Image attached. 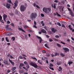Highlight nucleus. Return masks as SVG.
<instances>
[{"label":"nucleus","mask_w":74,"mask_h":74,"mask_svg":"<svg viewBox=\"0 0 74 74\" xmlns=\"http://www.w3.org/2000/svg\"><path fill=\"white\" fill-rule=\"evenodd\" d=\"M60 55H61V56H62V57H64V56H65V54H63L62 53H61L60 54Z\"/></svg>","instance_id":"nucleus-23"},{"label":"nucleus","mask_w":74,"mask_h":74,"mask_svg":"<svg viewBox=\"0 0 74 74\" xmlns=\"http://www.w3.org/2000/svg\"><path fill=\"white\" fill-rule=\"evenodd\" d=\"M10 58H11V59H13V58H14V57H12V55H10Z\"/></svg>","instance_id":"nucleus-50"},{"label":"nucleus","mask_w":74,"mask_h":74,"mask_svg":"<svg viewBox=\"0 0 74 74\" xmlns=\"http://www.w3.org/2000/svg\"><path fill=\"white\" fill-rule=\"evenodd\" d=\"M7 23H8V24H10V21H8L7 22Z\"/></svg>","instance_id":"nucleus-59"},{"label":"nucleus","mask_w":74,"mask_h":74,"mask_svg":"<svg viewBox=\"0 0 74 74\" xmlns=\"http://www.w3.org/2000/svg\"><path fill=\"white\" fill-rule=\"evenodd\" d=\"M62 27H64V28H65V26H64V25L63 24H62Z\"/></svg>","instance_id":"nucleus-41"},{"label":"nucleus","mask_w":74,"mask_h":74,"mask_svg":"<svg viewBox=\"0 0 74 74\" xmlns=\"http://www.w3.org/2000/svg\"><path fill=\"white\" fill-rule=\"evenodd\" d=\"M69 29H70V30H73V28L71 27V25H69L68 26Z\"/></svg>","instance_id":"nucleus-21"},{"label":"nucleus","mask_w":74,"mask_h":74,"mask_svg":"<svg viewBox=\"0 0 74 74\" xmlns=\"http://www.w3.org/2000/svg\"><path fill=\"white\" fill-rule=\"evenodd\" d=\"M57 46H58V47H61V45H60V44L57 43Z\"/></svg>","instance_id":"nucleus-36"},{"label":"nucleus","mask_w":74,"mask_h":74,"mask_svg":"<svg viewBox=\"0 0 74 74\" xmlns=\"http://www.w3.org/2000/svg\"><path fill=\"white\" fill-rule=\"evenodd\" d=\"M48 10H49V11H51L50 8H44L43 9V12H45L46 13V14L47 13V11Z\"/></svg>","instance_id":"nucleus-2"},{"label":"nucleus","mask_w":74,"mask_h":74,"mask_svg":"<svg viewBox=\"0 0 74 74\" xmlns=\"http://www.w3.org/2000/svg\"><path fill=\"white\" fill-rule=\"evenodd\" d=\"M57 64L59 66V65H60V64H61V63L59 62H57Z\"/></svg>","instance_id":"nucleus-34"},{"label":"nucleus","mask_w":74,"mask_h":74,"mask_svg":"<svg viewBox=\"0 0 74 74\" xmlns=\"http://www.w3.org/2000/svg\"><path fill=\"white\" fill-rule=\"evenodd\" d=\"M12 39H13V41H15V38L14 37H12Z\"/></svg>","instance_id":"nucleus-48"},{"label":"nucleus","mask_w":74,"mask_h":74,"mask_svg":"<svg viewBox=\"0 0 74 74\" xmlns=\"http://www.w3.org/2000/svg\"><path fill=\"white\" fill-rule=\"evenodd\" d=\"M32 59H34V60H35V61H37V59L36 58H32Z\"/></svg>","instance_id":"nucleus-35"},{"label":"nucleus","mask_w":74,"mask_h":74,"mask_svg":"<svg viewBox=\"0 0 74 74\" xmlns=\"http://www.w3.org/2000/svg\"><path fill=\"white\" fill-rule=\"evenodd\" d=\"M36 25H34L33 26V27H34L35 28H37V27H36Z\"/></svg>","instance_id":"nucleus-43"},{"label":"nucleus","mask_w":74,"mask_h":74,"mask_svg":"<svg viewBox=\"0 0 74 74\" xmlns=\"http://www.w3.org/2000/svg\"><path fill=\"white\" fill-rule=\"evenodd\" d=\"M3 63H4V64H5V65H8V61L6 60H5L3 61Z\"/></svg>","instance_id":"nucleus-11"},{"label":"nucleus","mask_w":74,"mask_h":74,"mask_svg":"<svg viewBox=\"0 0 74 74\" xmlns=\"http://www.w3.org/2000/svg\"><path fill=\"white\" fill-rule=\"evenodd\" d=\"M37 16V15L36 13H32L31 15V17L32 19H35Z\"/></svg>","instance_id":"nucleus-1"},{"label":"nucleus","mask_w":74,"mask_h":74,"mask_svg":"<svg viewBox=\"0 0 74 74\" xmlns=\"http://www.w3.org/2000/svg\"><path fill=\"white\" fill-rule=\"evenodd\" d=\"M1 19H2V17L1 16H0V21H1V22H2L4 23V22H3V20Z\"/></svg>","instance_id":"nucleus-19"},{"label":"nucleus","mask_w":74,"mask_h":74,"mask_svg":"<svg viewBox=\"0 0 74 74\" xmlns=\"http://www.w3.org/2000/svg\"><path fill=\"white\" fill-rule=\"evenodd\" d=\"M9 61L13 65V66H14V65H15V63H14V62H12V61L11 60L9 59Z\"/></svg>","instance_id":"nucleus-12"},{"label":"nucleus","mask_w":74,"mask_h":74,"mask_svg":"<svg viewBox=\"0 0 74 74\" xmlns=\"http://www.w3.org/2000/svg\"><path fill=\"white\" fill-rule=\"evenodd\" d=\"M24 27L25 29H26V28H27V27H29V26L27 25H25V26Z\"/></svg>","instance_id":"nucleus-45"},{"label":"nucleus","mask_w":74,"mask_h":74,"mask_svg":"<svg viewBox=\"0 0 74 74\" xmlns=\"http://www.w3.org/2000/svg\"><path fill=\"white\" fill-rule=\"evenodd\" d=\"M52 31L53 33H55L57 31L56 29H55L54 28H53L51 30Z\"/></svg>","instance_id":"nucleus-17"},{"label":"nucleus","mask_w":74,"mask_h":74,"mask_svg":"<svg viewBox=\"0 0 74 74\" xmlns=\"http://www.w3.org/2000/svg\"><path fill=\"white\" fill-rule=\"evenodd\" d=\"M67 9L69 11H70V14L72 16H74V14L72 12V11L69 8H68Z\"/></svg>","instance_id":"nucleus-6"},{"label":"nucleus","mask_w":74,"mask_h":74,"mask_svg":"<svg viewBox=\"0 0 74 74\" xmlns=\"http://www.w3.org/2000/svg\"><path fill=\"white\" fill-rule=\"evenodd\" d=\"M24 64H26V65H27V64H28V62H27L26 61H25L24 62Z\"/></svg>","instance_id":"nucleus-27"},{"label":"nucleus","mask_w":74,"mask_h":74,"mask_svg":"<svg viewBox=\"0 0 74 74\" xmlns=\"http://www.w3.org/2000/svg\"><path fill=\"white\" fill-rule=\"evenodd\" d=\"M18 1L17 0H16L15 2L14 3V6L13 7V8L14 9H15L16 8V7L18 6Z\"/></svg>","instance_id":"nucleus-5"},{"label":"nucleus","mask_w":74,"mask_h":74,"mask_svg":"<svg viewBox=\"0 0 74 74\" xmlns=\"http://www.w3.org/2000/svg\"><path fill=\"white\" fill-rule=\"evenodd\" d=\"M20 66H21L22 67H23V66H24V64L23 63H21L20 64Z\"/></svg>","instance_id":"nucleus-31"},{"label":"nucleus","mask_w":74,"mask_h":74,"mask_svg":"<svg viewBox=\"0 0 74 74\" xmlns=\"http://www.w3.org/2000/svg\"><path fill=\"white\" fill-rule=\"evenodd\" d=\"M19 58L20 59H22L23 58H22V56H20L19 57Z\"/></svg>","instance_id":"nucleus-40"},{"label":"nucleus","mask_w":74,"mask_h":74,"mask_svg":"<svg viewBox=\"0 0 74 74\" xmlns=\"http://www.w3.org/2000/svg\"><path fill=\"white\" fill-rule=\"evenodd\" d=\"M18 29L19 30H20V31L21 30V31H22V32H24V33L26 32H25V30H23V29H22V28H20L19 27H18Z\"/></svg>","instance_id":"nucleus-16"},{"label":"nucleus","mask_w":74,"mask_h":74,"mask_svg":"<svg viewBox=\"0 0 74 74\" xmlns=\"http://www.w3.org/2000/svg\"><path fill=\"white\" fill-rule=\"evenodd\" d=\"M12 32H7L6 34L7 35V36H11V35H12Z\"/></svg>","instance_id":"nucleus-15"},{"label":"nucleus","mask_w":74,"mask_h":74,"mask_svg":"<svg viewBox=\"0 0 74 74\" xmlns=\"http://www.w3.org/2000/svg\"><path fill=\"white\" fill-rule=\"evenodd\" d=\"M6 29L7 30H11V31H12V29H11V28H7Z\"/></svg>","instance_id":"nucleus-22"},{"label":"nucleus","mask_w":74,"mask_h":74,"mask_svg":"<svg viewBox=\"0 0 74 74\" xmlns=\"http://www.w3.org/2000/svg\"><path fill=\"white\" fill-rule=\"evenodd\" d=\"M27 69H29V68L30 67V66H29V65H27Z\"/></svg>","instance_id":"nucleus-60"},{"label":"nucleus","mask_w":74,"mask_h":74,"mask_svg":"<svg viewBox=\"0 0 74 74\" xmlns=\"http://www.w3.org/2000/svg\"><path fill=\"white\" fill-rule=\"evenodd\" d=\"M25 39H27V35H25Z\"/></svg>","instance_id":"nucleus-42"},{"label":"nucleus","mask_w":74,"mask_h":74,"mask_svg":"<svg viewBox=\"0 0 74 74\" xmlns=\"http://www.w3.org/2000/svg\"><path fill=\"white\" fill-rule=\"evenodd\" d=\"M71 24L72 25L73 27H74V24L73 23H71Z\"/></svg>","instance_id":"nucleus-57"},{"label":"nucleus","mask_w":74,"mask_h":74,"mask_svg":"<svg viewBox=\"0 0 74 74\" xmlns=\"http://www.w3.org/2000/svg\"><path fill=\"white\" fill-rule=\"evenodd\" d=\"M49 68L50 69H51V70H53H53H54V69H53V68L50 67Z\"/></svg>","instance_id":"nucleus-39"},{"label":"nucleus","mask_w":74,"mask_h":74,"mask_svg":"<svg viewBox=\"0 0 74 74\" xmlns=\"http://www.w3.org/2000/svg\"><path fill=\"white\" fill-rule=\"evenodd\" d=\"M3 20L4 21H5V19L7 17V15L6 14H4L3 16Z\"/></svg>","instance_id":"nucleus-13"},{"label":"nucleus","mask_w":74,"mask_h":74,"mask_svg":"<svg viewBox=\"0 0 74 74\" xmlns=\"http://www.w3.org/2000/svg\"><path fill=\"white\" fill-rule=\"evenodd\" d=\"M58 55H59V53L56 52L55 53V56H58Z\"/></svg>","instance_id":"nucleus-28"},{"label":"nucleus","mask_w":74,"mask_h":74,"mask_svg":"<svg viewBox=\"0 0 74 74\" xmlns=\"http://www.w3.org/2000/svg\"><path fill=\"white\" fill-rule=\"evenodd\" d=\"M8 3H9L10 4H12V5H14V4L12 3V2H11V0H9L8 1Z\"/></svg>","instance_id":"nucleus-25"},{"label":"nucleus","mask_w":74,"mask_h":74,"mask_svg":"<svg viewBox=\"0 0 74 74\" xmlns=\"http://www.w3.org/2000/svg\"><path fill=\"white\" fill-rule=\"evenodd\" d=\"M42 52H43V53H46V51H45V50H43L42 51Z\"/></svg>","instance_id":"nucleus-53"},{"label":"nucleus","mask_w":74,"mask_h":74,"mask_svg":"<svg viewBox=\"0 0 74 74\" xmlns=\"http://www.w3.org/2000/svg\"><path fill=\"white\" fill-rule=\"evenodd\" d=\"M16 67H13L12 69L11 70H12L13 72V73H14V72H15V70H16Z\"/></svg>","instance_id":"nucleus-14"},{"label":"nucleus","mask_w":74,"mask_h":74,"mask_svg":"<svg viewBox=\"0 0 74 74\" xmlns=\"http://www.w3.org/2000/svg\"><path fill=\"white\" fill-rule=\"evenodd\" d=\"M49 66L50 67H53V64L51 63H50Z\"/></svg>","instance_id":"nucleus-30"},{"label":"nucleus","mask_w":74,"mask_h":74,"mask_svg":"<svg viewBox=\"0 0 74 74\" xmlns=\"http://www.w3.org/2000/svg\"><path fill=\"white\" fill-rule=\"evenodd\" d=\"M49 42H52V41H53V40L51 39H49Z\"/></svg>","instance_id":"nucleus-38"},{"label":"nucleus","mask_w":74,"mask_h":74,"mask_svg":"<svg viewBox=\"0 0 74 74\" xmlns=\"http://www.w3.org/2000/svg\"><path fill=\"white\" fill-rule=\"evenodd\" d=\"M4 41V38H2V41Z\"/></svg>","instance_id":"nucleus-54"},{"label":"nucleus","mask_w":74,"mask_h":74,"mask_svg":"<svg viewBox=\"0 0 74 74\" xmlns=\"http://www.w3.org/2000/svg\"><path fill=\"white\" fill-rule=\"evenodd\" d=\"M59 69L60 70H62V67H60V66L59 67Z\"/></svg>","instance_id":"nucleus-61"},{"label":"nucleus","mask_w":74,"mask_h":74,"mask_svg":"<svg viewBox=\"0 0 74 74\" xmlns=\"http://www.w3.org/2000/svg\"><path fill=\"white\" fill-rule=\"evenodd\" d=\"M36 7L38 8H40V7H39V6H38L37 5H36Z\"/></svg>","instance_id":"nucleus-62"},{"label":"nucleus","mask_w":74,"mask_h":74,"mask_svg":"<svg viewBox=\"0 0 74 74\" xmlns=\"http://www.w3.org/2000/svg\"><path fill=\"white\" fill-rule=\"evenodd\" d=\"M57 25H58L59 26H61V24L60 23H57Z\"/></svg>","instance_id":"nucleus-32"},{"label":"nucleus","mask_w":74,"mask_h":74,"mask_svg":"<svg viewBox=\"0 0 74 74\" xmlns=\"http://www.w3.org/2000/svg\"><path fill=\"white\" fill-rule=\"evenodd\" d=\"M41 16H42V17H44V15L43 14H41Z\"/></svg>","instance_id":"nucleus-47"},{"label":"nucleus","mask_w":74,"mask_h":74,"mask_svg":"<svg viewBox=\"0 0 74 74\" xmlns=\"http://www.w3.org/2000/svg\"><path fill=\"white\" fill-rule=\"evenodd\" d=\"M54 2L55 3H58V0H55L54 1Z\"/></svg>","instance_id":"nucleus-49"},{"label":"nucleus","mask_w":74,"mask_h":74,"mask_svg":"<svg viewBox=\"0 0 74 74\" xmlns=\"http://www.w3.org/2000/svg\"><path fill=\"white\" fill-rule=\"evenodd\" d=\"M30 64L32 66L34 67L35 68L37 69L38 67V65L34 63L33 62H31L30 63Z\"/></svg>","instance_id":"nucleus-4"},{"label":"nucleus","mask_w":74,"mask_h":74,"mask_svg":"<svg viewBox=\"0 0 74 74\" xmlns=\"http://www.w3.org/2000/svg\"><path fill=\"white\" fill-rule=\"evenodd\" d=\"M5 39L7 42H9V40H8V37H6Z\"/></svg>","instance_id":"nucleus-33"},{"label":"nucleus","mask_w":74,"mask_h":74,"mask_svg":"<svg viewBox=\"0 0 74 74\" xmlns=\"http://www.w3.org/2000/svg\"><path fill=\"white\" fill-rule=\"evenodd\" d=\"M52 6L53 8H54V9H56V5L55 4L53 5V4H52Z\"/></svg>","instance_id":"nucleus-20"},{"label":"nucleus","mask_w":74,"mask_h":74,"mask_svg":"<svg viewBox=\"0 0 74 74\" xmlns=\"http://www.w3.org/2000/svg\"><path fill=\"white\" fill-rule=\"evenodd\" d=\"M8 27H9V25H7L6 26V27H5V28L6 29H7V28H8Z\"/></svg>","instance_id":"nucleus-44"},{"label":"nucleus","mask_w":74,"mask_h":74,"mask_svg":"<svg viewBox=\"0 0 74 74\" xmlns=\"http://www.w3.org/2000/svg\"><path fill=\"white\" fill-rule=\"evenodd\" d=\"M25 7L24 5H21L20 7V10L21 12H23V11H25V10H26Z\"/></svg>","instance_id":"nucleus-3"},{"label":"nucleus","mask_w":74,"mask_h":74,"mask_svg":"<svg viewBox=\"0 0 74 74\" xmlns=\"http://www.w3.org/2000/svg\"><path fill=\"white\" fill-rule=\"evenodd\" d=\"M22 55L23 56H25V57H27V56H26L24 54H22Z\"/></svg>","instance_id":"nucleus-56"},{"label":"nucleus","mask_w":74,"mask_h":74,"mask_svg":"<svg viewBox=\"0 0 74 74\" xmlns=\"http://www.w3.org/2000/svg\"><path fill=\"white\" fill-rule=\"evenodd\" d=\"M41 32H42V33H44V34H47V31H45L44 29H42L41 30Z\"/></svg>","instance_id":"nucleus-9"},{"label":"nucleus","mask_w":74,"mask_h":74,"mask_svg":"<svg viewBox=\"0 0 74 74\" xmlns=\"http://www.w3.org/2000/svg\"><path fill=\"white\" fill-rule=\"evenodd\" d=\"M34 25H37V23L35 21H34Z\"/></svg>","instance_id":"nucleus-52"},{"label":"nucleus","mask_w":74,"mask_h":74,"mask_svg":"<svg viewBox=\"0 0 74 74\" xmlns=\"http://www.w3.org/2000/svg\"><path fill=\"white\" fill-rule=\"evenodd\" d=\"M36 37L39 40H40H40H39V43H41V42H42V38H41L38 36H37Z\"/></svg>","instance_id":"nucleus-8"},{"label":"nucleus","mask_w":74,"mask_h":74,"mask_svg":"<svg viewBox=\"0 0 74 74\" xmlns=\"http://www.w3.org/2000/svg\"><path fill=\"white\" fill-rule=\"evenodd\" d=\"M45 36H46L47 38H49V36H48L47 35H45Z\"/></svg>","instance_id":"nucleus-55"},{"label":"nucleus","mask_w":74,"mask_h":74,"mask_svg":"<svg viewBox=\"0 0 74 74\" xmlns=\"http://www.w3.org/2000/svg\"><path fill=\"white\" fill-rule=\"evenodd\" d=\"M6 7L7 8H10L11 7V5L7 3L6 4Z\"/></svg>","instance_id":"nucleus-10"},{"label":"nucleus","mask_w":74,"mask_h":74,"mask_svg":"<svg viewBox=\"0 0 74 74\" xmlns=\"http://www.w3.org/2000/svg\"><path fill=\"white\" fill-rule=\"evenodd\" d=\"M71 39H72V40H73V41H74V38H73V37H71Z\"/></svg>","instance_id":"nucleus-64"},{"label":"nucleus","mask_w":74,"mask_h":74,"mask_svg":"<svg viewBox=\"0 0 74 74\" xmlns=\"http://www.w3.org/2000/svg\"><path fill=\"white\" fill-rule=\"evenodd\" d=\"M56 14L57 15V16H59L60 17V16H61V15H60L59 14V13H58V12H56Z\"/></svg>","instance_id":"nucleus-24"},{"label":"nucleus","mask_w":74,"mask_h":74,"mask_svg":"<svg viewBox=\"0 0 74 74\" xmlns=\"http://www.w3.org/2000/svg\"><path fill=\"white\" fill-rule=\"evenodd\" d=\"M20 73H23L24 71H23L22 70H20Z\"/></svg>","instance_id":"nucleus-63"},{"label":"nucleus","mask_w":74,"mask_h":74,"mask_svg":"<svg viewBox=\"0 0 74 74\" xmlns=\"http://www.w3.org/2000/svg\"><path fill=\"white\" fill-rule=\"evenodd\" d=\"M63 49H64V50L65 52L66 53L67 52H69V51H70V50H69V49L66 47L63 48Z\"/></svg>","instance_id":"nucleus-7"},{"label":"nucleus","mask_w":74,"mask_h":74,"mask_svg":"<svg viewBox=\"0 0 74 74\" xmlns=\"http://www.w3.org/2000/svg\"><path fill=\"white\" fill-rule=\"evenodd\" d=\"M45 47H46V48H48V49H49V48H50V47H49L48 46V45L47 44H45Z\"/></svg>","instance_id":"nucleus-18"},{"label":"nucleus","mask_w":74,"mask_h":74,"mask_svg":"<svg viewBox=\"0 0 74 74\" xmlns=\"http://www.w3.org/2000/svg\"><path fill=\"white\" fill-rule=\"evenodd\" d=\"M7 73H10V72H11V71H10V70H8L7 71Z\"/></svg>","instance_id":"nucleus-46"},{"label":"nucleus","mask_w":74,"mask_h":74,"mask_svg":"<svg viewBox=\"0 0 74 74\" xmlns=\"http://www.w3.org/2000/svg\"><path fill=\"white\" fill-rule=\"evenodd\" d=\"M51 56H52V58H53V57H54V54H51Z\"/></svg>","instance_id":"nucleus-58"},{"label":"nucleus","mask_w":74,"mask_h":74,"mask_svg":"<svg viewBox=\"0 0 74 74\" xmlns=\"http://www.w3.org/2000/svg\"><path fill=\"white\" fill-rule=\"evenodd\" d=\"M46 63H47V64H48V63H49V62L48 61V60H46Z\"/></svg>","instance_id":"nucleus-51"},{"label":"nucleus","mask_w":74,"mask_h":74,"mask_svg":"<svg viewBox=\"0 0 74 74\" xmlns=\"http://www.w3.org/2000/svg\"><path fill=\"white\" fill-rule=\"evenodd\" d=\"M38 63H39L40 64H41V65H42V62H40V61L39 60H38Z\"/></svg>","instance_id":"nucleus-26"},{"label":"nucleus","mask_w":74,"mask_h":74,"mask_svg":"<svg viewBox=\"0 0 74 74\" xmlns=\"http://www.w3.org/2000/svg\"><path fill=\"white\" fill-rule=\"evenodd\" d=\"M55 37L56 38H59V36L58 35H56Z\"/></svg>","instance_id":"nucleus-37"},{"label":"nucleus","mask_w":74,"mask_h":74,"mask_svg":"<svg viewBox=\"0 0 74 74\" xmlns=\"http://www.w3.org/2000/svg\"><path fill=\"white\" fill-rule=\"evenodd\" d=\"M73 63V62H68V64H69V65H70V64H72Z\"/></svg>","instance_id":"nucleus-29"}]
</instances>
